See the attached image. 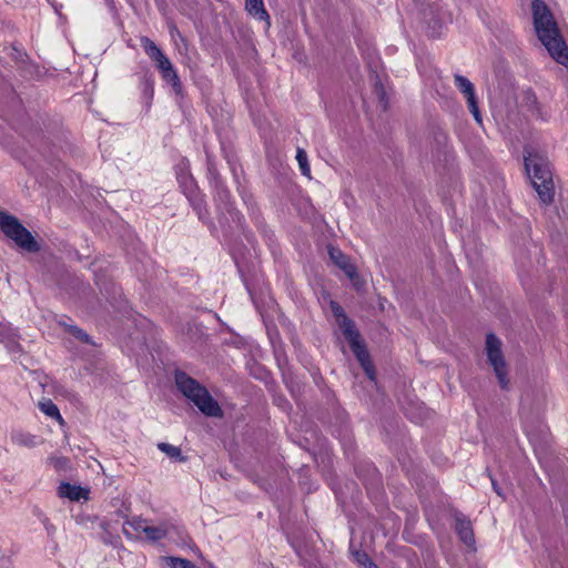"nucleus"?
Listing matches in <instances>:
<instances>
[{
    "instance_id": "9d476101",
    "label": "nucleus",
    "mask_w": 568,
    "mask_h": 568,
    "mask_svg": "<svg viewBox=\"0 0 568 568\" xmlns=\"http://www.w3.org/2000/svg\"><path fill=\"white\" fill-rule=\"evenodd\" d=\"M207 170L212 176V182L214 183L216 201L224 204L225 207L229 209L231 194H230L229 190L225 187V185L223 184V182L219 179L210 155H207Z\"/></svg>"
},
{
    "instance_id": "b1692460",
    "label": "nucleus",
    "mask_w": 568,
    "mask_h": 568,
    "mask_svg": "<svg viewBox=\"0 0 568 568\" xmlns=\"http://www.w3.org/2000/svg\"><path fill=\"white\" fill-rule=\"evenodd\" d=\"M354 560L365 568H378L364 551L356 550L352 551Z\"/></svg>"
},
{
    "instance_id": "39448f33",
    "label": "nucleus",
    "mask_w": 568,
    "mask_h": 568,
    "mask_svg": "<svg viewBox=\"0 0 568 568\" xmlns=\"http://www.w3.org/2000/svg\"><path fill=\"white\" fill-rule=\"evenodd\" d=\"M0 229L19 247L28 252H37L39 245L31 232L28 231L13 215L0 212Z\"/></svg>"
},
{
    "instance_id": "a878e982",
    "label": "nucleus",
    "mask_w": 568,
    "mask_h": 568,
    "mask_svg": "<svg viewBox=\"0 0 568 568\" xmlns=\"http://www.w3.org/2000/svg\"><path fill=\"white\" fill-rule=\"evenodd\" d=\"M168 564L170 568H196L189 559L178 557H169Z\"/></svg>"
},
{
    "instance_id": "f3484780",
    "label": "nucleus",
    "mask_w": 568,
    "mask_h": 568,
    "mask_svg": "<svg viewBox=\"0 0 568 568\" xmlns=\"http://www.w3.org/2000/svg\"><path fill=\"white\" fill-rule=\"evenodd\" d=\"M424 19L434 20L435 24H442L445 23L448 20V17H446V12L443 11V6L440 3H433L429 4L427 9L423 12Z\"/></svg>"
},
{
    "instance_id": "0eeeda50",
    "label": "nucleus",
    "mask_w": 568,
    "mask_h": 568,
    "mask_svg": "<svg viewBox=\"0 0 568 568\" xmlns=\"http://www.w3.org/2000/svg\"><path fill=\"white\" fill-rule=\"evenodd\" d=\"M455 84L458 90L465 95L468 109L477 123L481 124L483 119L479 111L478 102L475 95L474 84L464 75H455Z\"/></svg>"
},
{
    "instance_id": "a211bd4d",
    "label": "nucleus",
    "mask_w": 568,
    "mask_h": 568,
    "mask_svg": "<svg viewBox=\"0 0 568 568\" xmlns=\"http://www.w3.org/2000/svg\"><path fill=\"white\" fill-rule=\"evenodd\" d=\"M141 44L146 52V54L155 61L156 65H159L162 61L168 60L169 58L162 52V50L149 38H142Z\"/></svg>"
},
{
    "instance_id": "423d86ee",
    "label": "nucleus",
    "mask_w": 568,
    "mask_h": 568,
    "mask_svg": "<svg viewBox=\"0 0 568 568\" xmlns=\"http://www.w3.org/2000/svg\"><path fill=\"white\" fill-rule=\"evenodd\" d=\"M486 354L488 362L493 366L496 377L498 378L500 387L507 389L509 381L507 377L506 363L501 352V342L493 333H489L486 336Z\"/></svg>"
},
{
    "instance_id": "4468645a",
    "label": "nucleus",
    "mask_w": 568,
    "mask_h": 568,
    "mask_svg": "<svg viewBox=\"0 0 568 568\" xmlns=\"http://www.w3.org/2000/svg\"><path fill=\"white\" fill-rule=\"evenodd\" d=\"M455 531L458 535L459 539L466 546H473L475 544V537L471 528V523L469 519L464 517L463 515H457L455 517Z\"/></svg>"
},
{
    "instance_id": "6e6552de",
    "label": "nucleus",
    "mask_w": 568,
    "mask_h": 568,
    "mask_svg": "<svg viewBox=\"0 0 568 568\" xmlns=\"http://www.w3.org/2000/svg\"><path fill=\"white\" fill-rule=\"evenodd\" d=\"M148 519L141 517L128 518L122 525L124 536L130 540H142Z\"/></svg>"
},
{
    "instance_id": "aec40b11",
    "label": "nucleus",
    "mask_w": 568,
    "mask_h": 568,
    "mask_svg": "<svg viewBox=\"0 0 568 568\" xmlns=\"http://www.w3.org/2000/svg\"><path fill=\"white\" fill-rule=\"evenodd\" d=\"M11 440L13 444L24 447H34L38 444L37 436L21 430L12 432Z\"/></svg>"
},
{
    "instance_id": "20e7f679",
    "label": "nucleus",
    "mask_w": 568,
    "mask_h": 568,
    "mask_svg": "<svg viewBox=\"0 0 568 568\" xmlns=\"http://www.w3.org/2000/svg\"><path fill=\"white\" fill-rule=\"evenodd\" d=\"M332 312L334 316L336 317V321L338 323V326L341 327L344 337L348 341L349 346L356 356L357 361L359 362L361 366L365 371L366 375L369 377V379H374V367L372 365L369 354L364 345V343L361 339V335L354 324L353 321H351L346 314L344 313L343 308L335 302H332L331 304Z\"/></svg>"
},
{
    "instance_id": "ddd939ff",
    "label": "nucleus",
    "mask_w": 568,
    "mask_h": 568,
    "mask_svg": "<svg viewBox=\"0 0 568 568\" xmlns=\"http://www.w3.org/2000/svg\"><path fill=\"white\" fill-rule=\"evenodd\" d=\"M58 496L71 501H80L81 499L88 500L89 490L70 483H61L58 487Z\"/></svg>"
},
{
    "instance_id": "7c9ffc66",
    "label": "nucleus",
    "mask_w": 568,
    "mask_h": 568,
    "mask_svg": "<svg viewBox=\"0 0 568 568\" xmlns=\"http://www.w3.org/2000/svg\"><path fill=\"white\" fill-rule=\"evenodd\" d=\"M65 463H67V459H65V458H58V459H57V464H55V465H57V466H62V465H64Z\"/></svg>"
},
{
    "instance_id": "412c9836",
    "label": "nucleus",
    "mask_w": 568,
    "mask_h": 568,
    "mask_svg": "<svg viewBox=\"0 0 568 568\" xmlns=\"http://www.w3.org/2000/svg\"><path fill=\"white\" fill-rule=\"evenodd\" d=\"M38 406L39 409L48 417H51L53 419L59 420L60 423H63V418L60 414L58 406L51 399H42L41 402H39Z\"/></svg>"
},
{
    "instance_id": "2eb2a0df",
    "label": "nucleus",
    "mask_w": 568,
    "mask_h": 568,
    "mask_svg": "<svg viewBox=\"0 0 568 568\" xmlns=\"http://www.w3.org/2000/svg\"><path fill=\"white\" fill-rule=\"evenodd\" d=\"M176 179L184 194L195 192L196 184L189 172V162L184 159L176 165Z\"/></svg>"
},
{
    "instance_id": "bb28decb",
    "label": "nucleus",
    "mask_w": 568,
    "mask_h": 568,
    "mask_svg": "<svg viewBox=\"0 0 568 568\" xmlns=\"http://www.w3.org/2000/svg\"><path fill=\"white\" fill-rule=\"evenodd\" d=\"M69 331L73 334V336H75L77 338L83 341V342H87L89 343L90 342V337L89 335L83 332L81 328L77 327V326H70L69 327Z\"/></svg>"
},
{
    "instance_id": "9b49d317",
    "label": "nucleus",
    "mask_w": 568,
    "mask_h": 568,
    "mask_svg": "<svg viewBox=\"0 0 568 568\" xmlns=\"http://www.w3.org/2000/svg\"><path fill=\"white\" fill-rule=\"evenodd\" d=\"M328 254L331 260L336 266H338L351 280L356 276V267L351 263L348 256H346L339 248L329 246Z\"/></svg>"
},
{
    "instance_id": "7ed1b4c3",
    "label": "nucleus",
    "mask_w": 568,
    "mask_h": 568,
    "mask_svg": "<svg viewBox=\"0 0 568 568\" xmlns=\"http://www.w3.org/2000/svg\"><path fill=\"white\" fill-rule=\"evenodd\" d=\"M175 384L179 390L190 399L204 415L222 417L223 410L209 390L184 372L175 373Z\"/></svg>"
},
{
    "instance_id": "4be33fe9",
    "label": "nucleus",
    "mask_w": 568,
    "mask_h": 568,
    "mask_svg": "<svg viewBox=\"0 0 568 568\" xmlns=\"http://www.w3.org/2000/svg\"><path fill=\"white\" fill-rule=\"evenodd\" d=\"M158 448L171 459L181 462L184 460L181 449L174 445L168 443H159Z\"/></svg>"
},
{
    "instance_id": "5701e85b",
    "label": "nucleus",
    "mask_w": 568,
    "mask_h": 568,
    "mask_svg": "<svg viewBox=\"0 0 568 568\" xmlns=\"http://www.w3.org/2000/svg\"><path fill=\"white\" fill-rule=\"evenodd\" d=\"M296 160H297L301 173L304 176L311 178V168H310V164H308L307 154L301 148H298L297 151H296Z\"/></svg>"
},
{
    "instance_id": "6ab92c4d",
    "label": "nucleus",
    "mask_w": 568,
    "mask_h": 568,
    "mask_svg": "<svg viewBox=\"0 0 568 568\" xmlns=\"http://www.w3.org/2000/svg\"><path fill=\"white\" fill-rule=\"evenodd\" d=\"M187 200L190 201L193 210L196 212L199 219L203 222L206 220V207L204 204L203 196L200 194L197 187L195 192H189L185 194Z\"/></svg>"
},
{
    "instance_id": "c85d7f7f",
    "label": "nucleus",
    "mask_w": 568,
    "mask_h": 568,
    "mask_svg": "<svg viewBox=\"0 0 568 568\" xmlns=\"http://www.w3.org/2000/svg\"><path fill=\"white\" fill-rule=\"evenodd\" d=\"M528 102L536 103V97L531 92H527Z\"/></svg>"
},
{
    "instance_id": "1a4fd4ad",
    "label": "nucleus",
    "mask_w": 568,
    "mask_h": 568,
    "mask_svg": "<svg viewBox=\"0 0 568 568\" xmlns=\"http://www.w3.org/2000/svg\"><path fill=\"white\" fill-rule=\"evenodd\" d=\"M162 79L172 87L175 94L182 93V83L176 70L173 68L171 61L164 60L156 65Z\"/></svg>"
},
{
    "instance_id": "f8f14e48",
    "label": "nucleus",
    "mask_w": 568,
    "mask_h": 568,
    "mask_svg": "<svg viewBox=\"0 0 568 568\" xmlns=\"http://www.w3.org/2000/svg\"><path fill=\"white\" fill-rule=\"evenodd\" d=\"M174 526L170 524L169 521H161L159 525H151L148 520L146 529L144 530V539L150 542H156L164 538H166L171 529H173Z\"/></svg>"
},
{
    "instance_id": "c756f323",
    "label": "nucleus",
    "mask_w": 568,
    "mask_h": 568,
    "mask_svg": "<svg viewBox=\"0 0 568 568\" xmlns=\"http://www.w3.org/2000/svg\"><path fill=\"white\" fill-rule=\"evenodd\" d=\"M490 479H491V485H493L494 490H495L498 495H500V491H499V488L497 487V483H496V480H495V479H493V478H490Z\"/></svg>"
},
{
    "instance_id": "dca6fc26",
    "label": "nucleus",
    "mask_w": 568,
    "mask_h": 568,
    "mask_svg": "<svg viewBox=\"0 0 568 568\" xmlns=\"http://www.w3.org/2000/svg\"><path fill=\"white\" fill-rule=\"evenodd\" d=\"M245 9L252 17L270 23V16L264 7L263 0H245Z\"/></svg>"
},
{
    "instance_id": "f03ea898",
    "label": "nucleus",
    "mask_w": 568,
    "mask_h": 568,
    "mask_svg": "<svg viewBox=\"0 0 568 568\" xmlns=\"http://www.w3.org/2000/svg\"><path fill=\"white\" fill-rule=\"evenodd\" d=\"M525 169L542 204L552 203L555 186L550 163L542 155L525 151Z\"/></svg>"
},
{
    "instance_id": "cd10ccee",
    "label": "nucleus",
    "mask_w": 568,
    "mask_h": 568,
    "mask_svg": "<svg viewBox=\"0 0 568 568\" xmlns=\"http://www.w3.org/2000/svg\"><path fill=\"white\" fill-rule=\"evenodd\" d=\"M7 347H8L9 352L12 354L20 351V346L16 341H9V343L7 344Z\"/></svg>"
},
{
    "instance_id": "393cba45",
    "label": "nucleus",
    "mask_w": 568,
    "mask_h": 568,
    "mask_svg": "<svg viewBox=\"0 0 568 568\" xmlns=\"http://www.w3.org/2000/svg\"><path fill=\"white\" fill-rule=\"evenodd\" d=\"M100 528L103 530V535L101 537V539L103 540L104 544H108V545H112V546H115L119 541V537L118 536H113L110 530H109V523L106 521H101L100 523Z\"/></svg>"
},
{
    "instance_id": "f257e3e1",
    "label": "nucleus",
    "mask_w": 568,
    "mask_h": 568,
    "mask_svg": "<svg viewBox=\"0 0 568 568\" xmlns=\"http://www.w3.org/2000/svg\"><path fill=\"white\" fill-rule=\"evenodd\" d=\"M531 9L538 39L554 60L568 68V47L559 33L552 13L542 0H534Z\"/></svg>"
}]
</instances>
